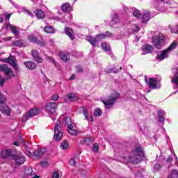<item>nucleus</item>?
<instances>
[{"label":"nucleus","mask_w":178,"mask_h":178,"mask_svg":"<svg viewBox=\"0 0 178 178\" xmlns=\"http://www.w3.org/2000/svg\"><path fill=\"white\" fill-rule=\"evenodd\" d=\"M144 156V152L141 147H137L126 158V156L122 157L123 163H138L141 161V158Z\"/></svg>","instance_id":"1"},{"label":"nucleus","mask_w":178,"mask_h":178,"mask_svg":"<svg viewBox=\"0 0 178 178\" xmlns=\"http://www.w3.org/2000/svg\"><path fill=\"white\" fill-rule=\"evenodd\" d=\"M5 102H6V97L0 92V112L6 116H10L12 110L9 106L5 105Z\"/></svg>","instance_id":"2"},{"label":"nucleus","mask_w":178,"mask_h":178,"mask_svg":"<svg viewBox=\"0 0 178 178\" xmlns=\"http://www.w3.org/2000/svg\"><path fill=\"white\" fill-rule=\"evenodd\" d=\"M106 37H112V33H111V32H106V34L100 33L97 35L96 38L88 36L86 37V40L90 42V44H91V45H92V47H97L98 40H104V38H106Z\"/></svg>","instance_id":"3"},{"label":"nucleus","mask_w":178,"mask_h":178,"mask_svg":"<svg viewBox=\"0 0 178 178\" xmlns=\"http://www.w3.org/2000/svg\"><path fill=\"white\" fill-rule=\"evenodd\" d=\"M119 97H120V95L118 92L113 91L109 99L102 101L104 104L106 109H111Z\"/></svg>","instance_id":"4"},{"label":"nucleus","mask_w":178,"mask_h":178,"mask_svg":"<svg viewBox=\"0 0 178 178\" xmlns=\"http://www.w3.org/2000/svg\"><path fill=\"white\" fill-rule=\"evenodd\" d=\"M145 81L149 88H152V90L161 88V79L159 78H149L148 79H146Z\"/></svg>","instance_id":"5"},{"label":"nucleus","mask_w":178,"mask_h":178,"mask_svg":"<svg viewBox=\"0 0 178 178\" xmlns=\"http://www.w3.org/2000/svg\"><path fill=\"white\" fill-rule=\"evenodd\" d=\"M163 42H165V36L162 33H159L153 38L152 44L156 49H161Z\"/></svg>","instance_id":"6"},{"label":"nucleus","mask_w":178,"mask_h":178,"mask_svg":"<svg viewBox=\"0 0 178 178\" xmlns=\"http://www.w3.org/2000/svg\"><path fill=\"white\" fill-rule=\"evenodd\" d=\"M62 127V124L60 121H57L55 127H54V140L55 141H60L62 140V137H63V132L60 131Z\"/></svg>","instance_id":"7"},{"label":"nucleus","mask_w":178,"mask_h":178,"mask_svg":"<svg viewBox=\"0 0 178 178\" xmlns=\"http://www.w3.org/2000/svg\"><path fill=\"white\" fill-rule=\"evenodd\" d=\"M40 113V109L38 108H32L28 113H26L22 116V122H27L30 118H33V116H37Z\"/></svg>","instance_id":"8"},{"label":"nucleus","mask_w":178,"mask_h":178,"mask_svg":"<svg viewBox=\"0 0 178 178\" xmlns=\"http://www.w3.org/2000/svg\"><path fill=\"white\" fill-rule=\"evenodd\" d=\"M22 178H41V177L34 174L32 168L28 167L24 169Z\"/></svg>","instance_id":"9"},{"label":"nucleus","mask_w":178,"mask_h":178,"mask_svg":"<svg viewBox=\"0 0 178 178\" xmlns=\"http://www.w3.org/2000/svg\"><path fill=\"white\" fill-rule=\"evenodd\" d=\"M0 72H4L7 79H12L15 76L12 68H9L6 65H0Z\"/></svg>","instance_id":"10"},{"label":"nucleus","mask_w":178,"mask_h":178,"mask_svg":"<svg viewBox=\"0 0 178 178\" xmlns=\"http://www.w3.org/2000/svg\"><path fill=\"white\" fill-rule=\"evenodd\" d=\"M56 108H58V104L55 102H50L46 106V111L49 115H53L55 116L56 115Z\"/></svg>","instance_id":"11"},{"label":"nucleus","mask_w":178,"mask_h":178,"mask_svg":"<svg viewBox=\"0 0 178 178\" xmlns=\"http://www.w3.org/2000/svg\"><path fill=\"white\" fill-rule=\"evenodd\" d=\"M14 161L16 165L20 166V165H23L26 162V157L22 153H18L14 156Z\"/></svg>","instance_id":"12"},{"label":"nucleus","mask_w":178,"mask_h":178,"mask_svg":"<svg viewBox=\"0 0 178 178\" xmlns=\"http://www.w3.org/2000/svg\"><path fill=\"white\" fill-rule=\"evenodd\" d=\"M141 55H147V54H152L154 51V46L151 44H144L141 47Z\"/></svg>","instance_id":"13"},{"label":"nucleus","mask_w":178,"mask_h":178,"mask_svg":"<svg viewBox=\"0 0 178 178\" xmlns=\"http://www.w3.org/2000/svg\"><path fill=\"white\" fill-rule=\"evenodd\" d=\"M169 54H170L168 50L166 49L163 51H160V53L158 54L156 60H163L164 59H166V58H169Z\"/></svg>","instance_id":"14"},{"label":"nucleus","mask_w":178,"mask_h":178,"mask_svg":"<svg viewBox=\"0 0 178 178\" xmlns=\"http://www.w3.org/2000/svg\"><path fill=\"white\" fill-rule=\"evenodd\" d=\"M140 17L142 19L143 23H147V22H149V19H151V13H149V10L143 11V14Z\"/></svg>","instance_id":"15"},{"label":"nucleus","mask_w":178,"mask_h":178,"mask_svg":"<svg viewBox=\"0 0 178 178\" xmlns=\"http://www.w3.org/2000/svg\"><path fill=\"white\" fill-rule=\"evenodd\" d=\"M83 113L85 116V119L88 120V122H94V118H92V115H90V110H88V108H83Z\"/></svg>","instance_id":"16"},{"label":"nucleus","mask_w":178,"mask_h":178,"mask_svg":"<svg viewBox=\"0 0 178 178\" xmlns=\"http://www.w3.org/2000/svg\"><path fill=\"white\" fill-rule=\"evenodd\" d=\"M7 30H10L12 33L15 35V37H17L19 35V30L17 29V27L8 24L6 25Z\"/></svg>","instance_id":"17"},{"label":"nucleus","mask_w":178,"mask_h":178,"mask_svg":"<svg viewBox=\"0 0 178 178\" xmlns=\"http://www.w3.org/2000/svg\"><path fill=\"white\" fill-rule=\"evenodd\" d=\"M35 16H36L38 20L41 19H45V13L41 9H37L34 11Z\"/></svg>","instance_id":"18"},{"label":"nucleus","mask_w":178,"mask_h":178,"mask_svg":"<svg viewBox=\"0 0 178 178\" xmlns=\"http://www.w3.org/2000/svg\"><path fill=\"white\" fill-rule=\"evenodd\" d=\"M61 10L63 12H72L73 11V7L69 3H65L61 6Z\"/></svg>","instance_id":"19"},{"label":"nucleus","mask_w":178,"mask_h":178,"mask_svg":"<svg viewBox=\"0 0 178 178\" xmlns=\"http://www.w3.org/2000/svg\"><path fill=\"white\" fill-rule=\"evenodd\" d=\"M171 83H173L175 90L178 89V69L177 70L174 76L172 78Z\"/></svg>","instance_id":"20"},{"label":"nucleus","mask_w":178,"mask_h":178,"mask_svg":"<svg viewBox=\"0 0 178 178\" xmlns=\"http://www.w3.org/2000/svg\"><path fill=\"white\" fill-rule=\"evenodd\" d=\"M5 62H6V63H10L13 67H17V66L15 57L12 56H10L8 58H6Z\"/></svg>","instance_id":"21"},{"label":"nucleus","mask_w":178,"mask_h":178,"mask_svg":"<svg viewBox=\"0 0 178 178\" xmlns=\"http://www.w3.org/2000/svg\"><path fill=\"white\" fill-rule=\"evenodd\" d=\"M65 33L67 35L69 36L70 40H74V32L73 31V29L69 28V27H65Z\"/></svg>","instance_id":"22"},{"label":"nucleus","mask_w":178,"mask_h":178,"mask_svg":"<svg viewBox=\"0 0 178 178\" xmlns=\"http://www.w3.org/2000/svg\"><path fill=\"white\" fill-rule=\"evenodd\" d=\"M12 45L13 47H19V48H23L26 47V42H24V40H19L14 41L12 43Z\"/></svg>","instance_id":"23"},{"label":"nucleus","mask_w":178,"mask_h":178,"mask_svg":"<svg viewBox=\"0 0 178 178\" xmlns=\"http://www.w3.org/2000/svg\"><path fill=\"white\" fill-rule=\"evenodd\" d=\"M32 56L34 58V60L37 62L38 63H42V58H41L40 56H38V51L35 50L32 51Z\"/></svg>","instance_id":"24"},{"label":"nucleus","mask_w":178,"mask_h":178,"mask_svg":"<svg viewBox=\"0 0 178 178\" xmlns=\"http://www.w3.org/2000/svg\"><path fill=\"white\" fill-rule=\"evenodd\" d=\"M47 152V149L45 148H41L38 149L36 152L33 153L34 156H36L37 158H40V156H42L44 154Z\"/></svg>","instance_id":"25"},{"label":"nucleus","mask_w":178,"mask_h":178,"mask_svg":"<svg viewBox=\"0 0 178 178\" xmlns=\"http://www.w3.org/2000/svg\"><path fill=\"white\" fill-rule=\"evenodd\" d=\"M24 65L27 67V69H30V70H34V69L37 67V65H35L33 61L25 62L24 63Z\"/></svg>","instance_id":"26"},{"label":"nucleus","mask_w":178,"mask_h":178,"mask_svg":"<svg viewBox=\"0 0 178 178\" xmlns=\"http://www.w3.org/2000/svg\"><path fill=\"white\" fill-rule=\"evenodd\" d=\"M12 154V151L9 149H3L1 152V156L3 158V159H5V158H8V156H10Z\"/></svg>","instance_id":"27"},{"label":"nucleus","mask_w":178,"mask_h":178,"mask_svg":"<svg viewBox=\"0 0 178 178\" xmlns=\"http://www.w3.org/2000/svg\"><path fill=\"white\" fill-rule=\"evenodd\" d=\"M165 116H166V113L163 110L159 111V121L161 123L165 122Z\"/></svg>","instance_id":"28"},{"label":"nucleus","mask_w":178,"mask_h":178,"mask_svg":"<svg viewBox=\"0 0 178 178\" xmlns=\"http://www.w3.org/2000/svg\"><path fill=\"white\" fill-rule=\"evenodd\" d=\"M67 129V131L70 134H71V136H77V134H79V131H77L75 129H73V125H68Z\"/></svg>","instance_id":"29"},{"label":"nucleus","mask_w":178,"mask_h":178,"mask_svg":"<svg viewBox=\"0 0 178 178\" xmlns=\"http://www.w3.org/2000/svg\"><path fill=\"white\" fill-rule=\"evenodd\" d=\"M44 31L45 33H47L48 34H54V33H55L56 31L55 29H54V26L48 25L44 28Z\"/></svg>","instance_id":"30"},{"label":"nucleus","mask_w":178,"mask_h":178,"mask_svg":"<svg viewBox=\"0 0 178 178\" xmlns=\"http://www.w3.org/2000/svg\"><path fill=\"white\" fill-rule=\"evenodd\" d=\"M145 170L144 169H139L136 171L134 172V175L135 176V177H143V176H144V172Z\"/></svg>","instance_id":"31"},{"label":"nucleus","mask_w":178,"mask_h":178,"mask_svg":"<svg viewBox=\"0 0 178 178\" xmlns=\"http://www.w3.org/2000/svg\"><path fill=\"white\" fill-rule=\"evenodd\" d=\"M60 57L63 62H67V60L70 59V56H69V54L64 52H61L60 54Z\"/></svg>","instance_id":"32"},{"label":"nucleus","mask_w":178,"mask_h":178,"mask_svg":"<svg viewBox=\"0 0 178 178\" xmlns=\"http://www.w3.org/2000/svg\"><path fill=\"white\" fill-rule=\"evenodd\" d=\"M177 47V42L176 41H173L170 45L168 47V49H166L167 50H168V51L170 53L172 52V51H174V49H176V47Z\"/></svg>","instance_id":"33"},{"label":"nucleus","mask_w":178,"mask_h":178,"mask_svg":"<svg viewBox=\"0 0 178 178\" xmlns=\"http://www.w3.org/2000/svg\"><path fill=\"white\" fill-rule=\"evenodd\" d=\"M60 147L61 149H67V148L69 147V144L67 143V141L65 140L61 143Z\"/></svg>","instance_id":"34"},{"label":"nucleus","mask_w":178,"mask_h":178,"mask_svg":"<svg viewBox=\"0 0 178 178\" xmlns=\"http://www.w3.org/2000/svg\"><path fill=\"white\" fill-rule=\"evenodd\" d=\"M63 123L64 124H68V126L70 124H72V118H70V117H66L65 118L63 119Z\"/></svg>","instance_id":"35"},{"label":"nucleus","mask_w":178,"mask_h":178,"mask_svg":"<svg viewBox=\"0 0 178 178\" xmlns=\"http://www.w3.org/2000/svg\"><path fill=\"white\" fill-rule=\"evenodd\" d=\"M67 96L70 101H76V99H77V97L73 93H69Z\"/></svg>","instance_id":"36"},{"label":"nucleus","mask_w":178,"mask_h":178,"mask_svg":"<svg viewBox=\"0 0 178 178\" xmlns=\"http://www.w3.org/2000/svg\"><path fill=\"white\" fill-rule=\"evenodd\" d=\"M102 49H104V51H109V49H111L109 44H108V43H106V42L102 43Z\"/></svg>","instance_id":"37"},{"label":"nucleus","mask_w":178,"mask_h":178,"mask_svg":"<svg viewBox=\"0 0 178 178\" xmlns=\"http://www.w3.org/2000/svg\"><path fill=\"white\" fill-rule=\"evenodd\" d=\"M29 40L31 41V42H34L36 44V42H38V40H37V38L34 36V35H30L29 36Z\"/></svg>","instance_id":"38"},{"label":"nucleus","mask_w":178,"mask_h":178,"mask_svg":"<svg viewBox=\"0 0 178 178\" xmlns=\"http://www.w3.org/2000/svg\"><path fill=\"white\" fill-rule=\"evenodd\" d=\"M168 178H178V172L177 170H172V173L170 175Z\"/></svg>","instance_id":"39"},{"label":"nucleus","mask_w":178,"mask_h":178,"mask_svg":"<svg viewBox=\"0 0 178 178\" xmlns=\"http://www.w3.org/2000/svg\"><path fill=\"white\" fill-rule=\"evenodd\" d=\"M133 15L135 17H137L138 19H140V17H141V13H140V10H134L133 12Z\"/></svg>","instance_id":"40"},{"label":"nucleus","mask_w":178,"mask_h":178,"mask_svg":"<svg viewBox=\"0 0 178 178\" xmlns=\"http://www.w3.org/2000/svg\"><path fill=\"white\" fill-rule=\"evenodd\" d=\"M94 115L95 116H101V115H102V111L101 110V108H96L94 111Z\"/></svg>","instance_id":"41"},{"label":"nucleus","mask_w":178,"mask_h":178,"mask_svg":"<svg viewBox=\"0 0 178 178\" xmlns=\"http://www.w3.org/2000/svg\"><path fill=\"white\" fill-rule=\"evenodd\" d=\"M131 30H132L134 33H138V31H140V27L137 25H132L131 26Z\"/></svg>","instance_id":"42"},{"label":"nucleus","mask_w":178,"mask_h":178,"mask_svg":"<svg viewBox=\"0 0 178 178\" xmlns=\"http://www.w3.org/2000/svg\"><path fill=\"white\" fill-rule=\"evenodd\" d=\"M23 12L24 13L28 15V16H31V17H33L34 16L33 13H31V11L27 10V8H23Z\"/></svg>","instance_id":"43"},{"label":"nucleus","mask_w":178,"mask_h":178,"mask_svg":"<svg viewBox=\"0 0 178 178\" xmlns=\"http://www.w3.org/2000/svg\"><path fill=\"white\" fill-rule=\"evenodd\" d=\"M60 177V175H59V172L58 171H55L51 175V178H59Z\"/></svg>","instance_id":"44"},{"label":"nucleus","mask_w":178,"mask_h":178,"mask_svg":"<svg viewBox=\"0 0 178 178\" xmlns=\"http://www.w3.org/2000/svg\"><path fill=\"white\" fill-rule=\"evenodd\" d=\"M98 149H99V147L98 145V143H95L93 145V151H94V152H98Z\"/></svg>","instance_id":"45"},{"label":"nucleus","mask_w":178,"mask_h":178,"mask_svg":"<svg viewBox=\"0 0 178 178\" xmlns=\"http://www.w3.org/2000/svg\"><path fill=\"white\" fill-rule=\"evenodd\" d=\"M40 165L42 168H48V166H49V163L47 161H42Z\"/></svg>","instance_id":"46"},{"label":"nucleus","mask_w":178,"mask_h":178,"mask_svg":"<svg viewBox=\"0 0 178 178\" xmlns=\"http://www.w3.org/2000/svg\"><path fill=\"white\" fill-rule=\"evenodd\" d=\"M70 165H71V166H75L76 165V159L72 158L70 160Z\"/></svg>","instance_id":"47"},{"label":"nucleus","mask_w":178,"mask_h":178,"mask_svg":"<svg viewBox=\"0 0 178 178\" xmlns=\"http://www.w3.org/2000/svg\"><path fill=\"white\" fill-rule=\"evenodd\" d=\"M171 33H175L178 34V25L175 28H171L170 29Z\"/></svg>","instance_id":"48"},{"label":"nucleus","mask_w":178,"mask_h":178,"mask_svg":"<svg viewBox=\"0 0 178 178\" xmlns=\"http://www.w3.org/2000/svg\"><path fill=\"white\" fill-rule=\"evenodd\" d=\"M6 80V79L3 78V77L0 75V86H3V84H5Z\"/></svg>","instance_id":"49"},{"label":"nucleus","mask_w":178,"mask_h":178,"mask_svg":"<svg viewBox=\"0 0 178 178\" xmlns=\"http://www.w3.org/2000/svg\"><path fill=\"white\" fill-rule=\"evenodd\" d=\"M47 59H48V60H49V62H51V63H53L56 67V66H57L56 63L55 62V60H54V58L49 56V57H47Z\"/></svg>","instance_id":"50"},{"label":"nucleus","mask_w":178,"mask_h":178,"mask_svg":"<svg viewBox=\"0 0 178 178\" xmlns=\"http://www.w3.org/2000/svg\"><path fill=\"white\" fill-rule=\"evenodd\" d=\"M59 99V96L58 95H54L52 97H51V99L53 101H58V99Z\"/></svg>","instance_id":"51"},{"label":"nucleus","mask_w":178,"mask_h":178,"mask_svg":"<svg viewBox=\"0 0 178 178\" xmlns=\"http://www.w3.org/2000/svg\"><path fill=\"white\" fill-rule=\"evenodd\" d=\"M36 44L40 45L41 47H45V42H40V40H38V42H36Z\"/></svg>","instance_id":"52"},{"label":"nucleus","mask_w":178,"mask_h":178,"mask_svg":"<svg viewBox=\"0 0 178 178\" xmlns=\"http://www.w3.org/2000/svg\"><path fill=\"white\" fill-rule=\"evenodd\" d=\"M116 21H118V18H113V19H112V21L111 22V26L116 24Z\"/></svg>","instance_id":"53"},{"label":"nucleus","mask_w":178,"mask_h":178,"mask_svg":"<svg viewBox=\"0 0 178 178\" xmlns=\"http://www.w3.org/2000/svg\"><path fill=\"white\" fill-rule=\"evenodd\" d=\"M25 154H26V155H27V156H31V152H30L28 149L25 150Z\"/></svg>","instance_id":"54"},{"label":"nucleus","mask_w":178,"mask_h":178,"mask_svg":"<svg viewBox=\"0 0 178 178\" xmlns=\"http://www.w3.org/2000/svg\"><path fill=\"white\" fill-rule=\"evenodd\" d=\"M155 170H159L161 169V165L159 164H156L154 166Z\"/></svg>","instance_id":"55"},{"label":"nucleus","mask_w":178,"mask_h":178,"mask_svg":"<svg viewBox=\"0 0 178 178\" xmlns=\"http://www.w3.org/2000/svg\"><path fill=\"white\" fill-rule=\"evenodd\" d=\"M51 19L53 20H57V22H60L61 21L60 18H59L58 17H51Z\"/></svg>","instance_id":"56"},{"label":"nucleus","mask_w":178,"mask_h":178,"mask_svg":"<svg viewBox=\"0 0 178 178\" xmlns=\"http://www.w3.org/2000/svg\"><path fill=\"white\" fill-rule=\"evenodd\" d=\"M76 72H83V68L80 66L77 67H76Z\"/></svg>","instance_id":"57"},{"label":"nucleus","mask_w":178,"mask_h":178,"mask_svg":"<svg viewBox=\"0 0 178 178\" xmlns=\"http://www.w3.org/2000/svg\"><path fill=\"white\" fill-rule=\"evenodd\" d=\"M10 16H12V14H6V18L7 20H9L10 19Z\"/></svg>","instance_id":"58"},{"label":"nucleus","mask_w":178,"mask_h":178,"mask_svg":"<svg viewBox=\"0 0 178 178\" xmlns=\"http://www.w3.org/2000/svg\"><path fill=\"white\" fill-rule=\"evenodd\" d=\"M172 159H173V158L171 156H170L167 159V162H171L172 161Z\"/></svg>","instance_id":"59"},{"label":"nucleus","mask_w":178,"mask_h":178,"mask_svg":"<svg viewBox=\"0 0 178 178\" xmlns=\"http://www.w3.org/2000/svg\"><path fill=\"white\" fill-rule=\"evenodd\" d=\"M158 5H161V3H159V1H155L154 2V6H156V8H158Z\"/></svg>","instance_id":"60"},{"label":"nucleus","mask_w":178,"mask_h":178,"mask_svg":"<svg viewBox=\"0 0 178 178\" xmlns=\"http://www.w3.org/2000/svg\"><path fill=\"white\" fill-rule=\"evenodd\" d=\"M0 23H3V17H2V15H0Z\"/></svg>","instance_id":"61"},{"label":"nucleus","mask_w":178,"mask_h":178,"mask_svg":"<svg viewBox=\"0 0 178 178\" xmlns=\"http://www.w3.org/2000/svg\"><path fill=\"white\" fill-rule=\"evenodd\" d=\"M49 41L50 44H54V42H55V40L54 39H49Z\"/></svg>","instance_id":"62"},{"label":"nucleus","mask_w":178,"mask_h":178,"mask_svg":"<svg viewBox=\"0 0 178 178\" xmlns=\"http://www.w3.org/2000/svg\"><path fill=\"white\" fill-rule=\"evenodd\" d=\"M75 77H76L75 75H72L71 77H70V80H74Z\"/></svg>","instance_id":"63"},{"label":"nucleus","mask_w":178,"mask_h":178,"mask_svg":"<svg viewBox=\"0 0 178 178\" xmlns=\"http://www.w3.org/2000/svg\"><path fill=\"white\" fill-rule=\"evenodd\" d=\"M14 145H15V147H19V142H14Z\"/></svg>","instance_id":"64"}]
</instances>
